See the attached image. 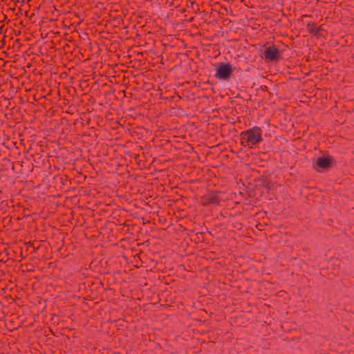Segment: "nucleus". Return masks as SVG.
Returning <instances> with one entry per match:
<instances>
[{
    "label": "nucleus",
    "mask_w": 354,
    "mask_h": 354,
    "mask_svg": "<svg viewBox=\"0 0 354 354\" xmlns=\"http://www.w3.org/2000/svg\"><path fill=\"white\" fill-rule=\"evenodd\" d=\"M261 129L259 127H254L248 130L243 131L241 134V144L245 146V142L255 145L262 141Z\"/></svg>",
    "instance_id": "1"
},
{
    "label": "nucleus",
    "mask_w": 354,
    "mask_h": 354,
    "mask_svg": "<svg viewBox=\"0 0 354 354\" xmlns=\"http://www.w3.org/2000/svg\"><path fill=\"white\" fill-rule=\"evenodd\" d=\"M232 73V66L229 63L219 62L216 66L215 77L218 80H228Z\"/></svg>",
    "instance_id": "2"
},
{
    "label": "nucleus",
    "mask_w": 354,
    "mask_h": 354,
    "mask_svg": "<svg viewBox=\"0 0 354 354\" xmlns=\"http://www.w3.org/2000/svg\"><path fill=\"white\" fill-rule=\"evenodd\" d=\"M223 201L221 192H210L201 197V201L203 206L209 205H218L221 201Z\"/></svg>",
    "instance_id": "3"
},
{
    "label": "nucleus",
    "mask_w": 354,
    "mask_h": 354,
    "mask_svg": "<svg viewBox=\"0 0 354 354\" xmlns=\"http://www.w3.org/2000/svg\"><path fill=\"white\" fill-rule=\"evenodd\" d=\"M261 57L267 62H277L281 58L280 51L275 46H269L265 49Z\"/></svg>",
    "instance_id": "4"
},
{
    "label": "nucleus",
    "mask_w": 354,
    "mask_h": 354,
    "mask_svg": "<svg viewBox=\"0 0 354 354\" xmlns=\"http://www.w3.org/2000/svg\"><path fill=\"white\" fill-rule=\"evenodd\" d=\"M332 164V157L319 156L316 161V166L322 169H327Z\"/></svg>",
    "instance_id": "5"
},
{
    "label": "nucleus",
    "mask_w": 354,
    "mask_h": 354,
    "mask_svg": "<svg viewBox=\"0 0 354 354\" xmlns=\"http://www.w3.org/2000/svg\"><path fill=\"white\" fill-rule=\"evenodd\" d=\"M323 30V27L322 26H320L317 28H316V29L315 30H310V34H313L316 37L319 38L320 37V33L319 32Z\"/></svg>",
    "instance_id": "6"
},
{
    "label": "nucleus",
    "mask_w": 354,
    "mask_h": 354,
    "mask_svg": "<svg viewBox=\"0 0 354 354\" xmlns=\"http://www.w3.org/2000/svg\"><path fill=\"white\" fill-rule=\"evenodd\" d=\"M315 24L314 22H308L307 24V26H306V28H307V30L308 32L310 33V30H315L316 29L315 28Z\"/></svg>",
    "instance_id": "7"
}]
</instances>
